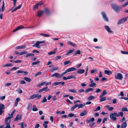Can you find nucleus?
<instances>
[{"label": "nucleus", "instance_id": "1", "mask_svg": "<svg viewBox=\"0 0 128 128\" xmlns=\"http://www.w3.org/2000/svg\"><path fill=\"white\" fill-rule=\"evenodd\" d=\"M110 5L112 8L116 12H119L120 10L122 9V7L116 6L114 4H111Z\"/></svg>", "mask_w": 128, "mask_h": 128}, {"label": "nucleus", "instance_id": "2", "mask_svg": "<svg viewBox=\"0 0 128 128\" xmlns=\"http://www.w3.org/2000/svg\"><path fill=\"white\" fill-rule=\"evenodd\" d=\"M117 113L114 112V113H112L110 114V119L114 121H115L117 119L116 118Z\"/></svg>", "mask_w": 128, "mask_h": 128}, {"label": "nucleus", "instance_id": "3", "mask_svg": "<svg viewBox=\"0 0 128 128\" xmlns=\"http://www.w3.org/2000/svg\"><path fill=\"white\" fill-rule=\"evenodd\" d=\"M44 41H37L32 46L33 47H36L38 48H40V44L44 43Z\"/></svg>", "mask_w": 128, "mask_h": 128}, {"label": "nucleus", "instance_id": "4", "mask_svg": "<svg viewBox=\"0 0 128 128\" xmlns=\"http://www.w3.org/2000/svg\"><path fill=\"white\" fill-rule=\"evenodd\" d=\"M76 68H74L72 67L69 68L66 70L65 72L62 73V75H65L68 72H71L74 71L76 70Z\"/></svg>", "mask_w": 128, "mask_h": 128}, {"label": "nucleus", "instance_id": "5", "mask_svg": "<svg viewBox=\"0 0 128 128\" xmlns=\"http://www.w3.org/2000/svg\"><path fill=\"white\" fill-rule=\"evenodd\" d=\"M62 73L61 74H60L59 73L57 72H56L54 74H53L51 76V77H54L55 76L56 78H61L64 75H62Z\"/></svg>", "mask_w": 128, "mask_h": 128}, {"label": "nucleus", "instance_id": "6", "mask_svg": "<svg viewBox=\"0 0 128 128\" xmlns=\"http://www.w3.org/2000/svg\"><path fill=\"white\" fill-rule=\"evenodd\" d=\"M42 97L41 95H39L38 94H33L31 96L30 98V99L31 100L34 99L36 98H40Z\"/></svg>", "mask_w": 128, "mask_h": 128}, {"label": "nucleus", "instance_id": "7", "mask_svg": "<svg viewBox=\"0 0 128 128\" xmlns=\"http://www.w3.org/2000/svg\"><path fill=\"white\" fill-rule=\"evenodd\" d=\"M115 78L117 79L122 80L123 78L122 75L120 73H118L116 75L114 76Z\"/></svg>", "mask_w": 128, "mask_h": 128}, {"label": "nucleus", "instance_id": "8", "mask_svg": "<svg viewBox=\"0 0 128 128\" xmlns=\"http://www.w3.org/2000/svg\"><path fill=\"white\" fill-rule=\"evenodd\" d=\"M101 14L102 16L104 21L106 22H108V19L106 16L105 13L103 12H101Z\"/></svg>", "mask_w": 128, "mask_h": 128}, {"label": "nucleus", "instance_id": "9", "mask_svg": "<svg viewBox=\"0 0 128 128\" xmlns=\"http://www.w3.org/2000/svg\"><path fill=\"white\" fill-rule=\"evenodd\" d=\"M50 90L48 88V87L47 86H46L45 88H43L42 89L39 90L38 92H42L45 91L47 92L49 91Z\"/></svg>", "mask_w": 128, "mask_h": 128}, {"label": "nucleus", "instance_id": "10", "mask_svg": "<svg viewBox=\"0 0 128 128\" xmlns=\"http://www.w3.org/2000/svg\"><path fill=\"white\" fill-rule=\"evenodd\" d=\"M128 17L124 18L120 20L118 22V24H120L124 22L127 19Z\"/></svg>", "mask_w": 128, "mask_h": 128}, {"label": "nucleus", "instance_id": "11", "mask_svg": "<svg viewBox=\"0 0 128 128\" xmlns=\"http://www.w3.org/2000/svg\"><path fill=\"white\" fill-rule=\"evenodd\" d=\"M26 47L25 45H22L20 46H18L16 47L15 49L16 50L19 49H24Z\"/></svg>", "mask_w": 128, "mask_h": 128}, {"label": "nucleus", "instance_id": "12", "mask_svg": "<svg viewBox=\"0 0 128 128\" xmlns=\"http://www.w3.org/2000/svg\"><path fill=\"white\" fill-rule=\"evenodd\" d=\"M104 28L106 30H107L108 33H112V31L108 26H104Z\"/></svg>", "mask_w": 128, "mask_h": 128}, {"label": "nucleus", "instance_id": "13", "mask_svg": "<svg viewBox=\"0 0 128 128\" xmlns=\"http://www.w3.org/2000/svg\"><path fill=\"white\" fill-rule=\"evenodd\" d=\"M24 28V26H20L18 27L15 29L13 30V32H14L20 29L23 28Z\"/></svg>", "mask_w": 128, "mask_h": 128}, {"label": "nucleus", "instance_id": "14", "mask_svg": "<svg viewBox=\"0 0 128 128\" xmlns=\"http://www.w3.org/2000/svg\"><path fill=\"white\" fill-rule=\"evenodd\" d=\"M107 94V92H106V90H104L102 92L100 96V98H102L103 96L106 94Z\"/></svg>", "mask_w": 128, "mask_h": 128}, {"label": "nucleus", "instance_id": "15", "mask_svg": "<svg viewBox=\"0 0 128 128\" xmlns=\"http://www.w3.org/2000/svg\"><path fill=\"white\" fill-rule=\"evenodd\" d=\"M94 118H90L89 120L86 119V122L89 123L91 122H92L94 121Z\"/></svg>", "mask_w": 128, "mask_h": 128}, {"label": "nucleus", "instance_id": "16", "mask_svg": "<svg viewBox=\"0 0 128 128\" xmlns=\"http://www.w3.org/2000/svg\"><path fill=\"white\" fill-rule=\"evenodd\" d=\"M85 71V70H84L80 69L78 70L77 72L78 74H82L84 73Z\"/></svg>", "mask_w": 128, "mask_h": 128}, {"label": "nucleus", "instance_id": "17", "mask_svg": "<svg viewBox=\"0 0 128 128\" xmlns=\"http://www.w3.org/2000/svg\"><path fill=\"white\" fill-rule=\"evenodd\" d=\"M48 121H44L43 124V126L44 128H47L48 126L47 124H48Z\"/></svg>", "mask_w": 128, "mask_h": 128}, {"label": "nucleus", "instance_id": "18", "mask_svg": "<svg viewBox=\"0 0 128 128\" xmlns=\"http://www.w3.org/2000/svg\"><path fill=\"white\" fill-rule=\"evenodd\" d=\"M104 72L105 74L107 75H109L112 74V72L109 70H105Z\"/></svg>", "mask_w": 128, "mask_h": 128}, {"label": "nucleus", "instance_id": "19", "mask_svg": "<svg viewBox=\"0 0 128 128\" xmlns=\"http://www.w3.org/2000/svg\"><path fill=\"white\" fill-rule=\"evenodd\" d=\"M87 112L86 111H84L80 114V116H85L87 114Z\"/></svg>", "mask_w": 128, "mask_h": 128}, {"label": "nucleus", "instance_id": "20", "mask_svg": "<svg viewBox=\"0 0 128 128\" xmlns=\"http://www.w3.org/2000/svg\"><path fill=\"white\" fill-rule=\"evenodd\" d=\"M24 79L28 82H30L32 81V80L30 78L27 77H24Z\"/></svg>", "mask_w": 128, "mask_h": 128}, {"label": "nucleus", "instance_id": "21", "mask_svg": "<svg viewBox=\"0 0 128 128\" xmlns=\"http://www.w3.org/2000/svg\"><path fill=\"white\" fill-rule=\"evenodd\" d=\"M20 99L19 98H18L16 99L15 102V106L16 107L17 106L18 104V102L20 101Z\"/></svg>", "mask_w": 128, "mask_h": 128}, {"label": "nucleus", "instance_id": "22", "mask_svg": "<svg viewBox=\"0 0 128 128\" xmlns=\"http://www.w3.org/2000/svg\"><path fill=\"white\" fill-rule=\"evenodd\" d=\"M44 12V11L42 10H40L38 11V13L37 16L39 17H40Z\"/></svg>", "mask_w": 128, "mask_h": 128}, {"label": "nucleus", "instance_id": "23", "mask_svg": "<svg viewBox=\"0 0 128 128\" xmlns=\"http://www.w3.org/2000/svg\"><path fill=\"white\" fill-rule=\"evenodd\" d=\"M95 98V96L92 95L89 96L88 98V100H91L92 99H94Z\"/></svg>", "mask_w": 128, "mask_h": 128}, {"label": "nucleus", "instance_id": "24", "mask_svg": "<svg viewBox=\"0 0 128 128\" xmlns=\"http://www.w3.org/2000/svg\"><path fill=\"white\" fill-rule=\"evenodd\" d=\"M67 44H68L71 45L73 46H76V44H73L70 41L68 42H67Z\"/></svg>", "mask_w": 128, "mask_h": 128}, {"label": "nucleus", "instance_id": "25", "mask_svg": "<svg viewBox=\"0 0 128 128\" xmlns=\"http://www.w3.org/2000/svg\"><path fill=\"white\" fill-rule=\"evenodd\" d=\"M124 115V113H123L122 112H119L118 114L117 113V117H118L119 116H121V117H123Z\"/></svg>", "mask_w": 128, "mask_h": 128}, {"label": "nucleus", "instance_id": "26", "mask_svg": "<svg viewBox=\"0 0 128 128\" xmlns=\"http://www.w3.org/2000/svg\"><path fill=\"white\" fill-rule=\"evenodd\" d=\"M12 66V64L11 63L5 65H2V67H6L7 66L11 67Z\"/></svg>", "mask_w": 128, "mask_h": 128}, {"label": "nucleus", "instance_id": "27", "mask_svg": "<svg viewBox=\"0 0 128 128\" xmlns=\"http://www.w3.org/2000/svg\"><path fill=\"white\" fill-rule=\"evenodd\" d=\"M74 50H70L68 52H67L66 53V55H69L70 54L72 53L74 51Z\"/></svg>", "mask_w": 128, "mask_h": 128}, {"label": "nucleus", "instance_id": "28", "mask_svg": "<svg viewBox=\"0 0 128 128\" xmlns=\"http://www.w3.org/2000/svg\"><path fill=\"white\" fill-rule=\"evenodd\" d=\"M34 54L31 53H29L28 54H27L26 55V58H28L29 56H34Z\"/></svg>", "mask_w": 128, "mask_h": 128}, {"label": "nucleus", "instance_id": "29", "mask_svg": "<svg viewBox=\"0 0 128 128\" xmlns=\"http://www.w3.org/2000/svg\"><path fill=\"white\" fill-rule=\"evenodd\" d=\"M5 124L6 126L4 128H12L10 125V123L9 122H7L6 123H5Z\"/></svg>", "mask_w": 128, "mask_h": 128}, {"label": "nucleus", "instance_id": "30", "mask_svg": "<svg viewBox=\"0 0 128 128\" xmlns=\"http://www.w3.org/2000/svg\"><path fill=\"white\" fill-rule=\"evenodd\" d=\"M127 126V123L126 122H124L122 126V128H125Z\"/></svg>", "mask_w": 128, "mask_h": 128}, {"label": "nucleus", "instance_id": "31", "mask_svg": "<svg viewBox=\"0 0 128 128\" xmlns=\"http://www.w3.org/2000/svg\"><path fill=\"white\" fill-rule=\"evenodd\" d=\"M47 101V99L45 97H44L43 98L42 100H41L40 102L42 103H43L45 102H46Z\"/></svg>", "mask_w": 128, "mask_h": 128}, {"label": "nucleus", "instance_id": "32", "mask_svg": "<svg viewBox=\"0 0 128 128\" xmlns=\"http://www.w3.org/2000/svg\"><path fill=\"white\" fill-rule=\"evenodd\" d=\"M77 107V104H76L71 108V110L72 111H73L74 110V109Z\"/></svg>", "mask_w": 128, "mask_h": 128}, {"label": "nucleus", "instance_id": "33", "mask_svg": "<svg viewBox=\"0 0 128 128\" xmlns=\"http://www.w3.org/2000/svg\"><path fill=\"white\" fill-rule=\"evenodd\" d=\"M38 110V109L36 108V106L35 105H33V106L32 110L34 111H37Z\"/></svg>", "mask_w": 128, "mask_h": 128}, {"label": "nucleus", "instance_id": "34", "mask_svg": "<svg viewBox=\"0 0 128 128\" xmlns=\"http://www.w3.org/2000/svg\"><path fill=\"white\" fill-rule=\"evenodd\" d=\"M121 111L122 112H128V110L126 107H123L122 108Z\"/></svg>", "mask_w": 128, "mask_h": 128}, {"label": "nucleus", "instance_id": "35", "mask_svg": "<svg viewBox=\"0 0 128 128\" xmlns=\"http://www.w3.org/2000/svg\"><path fill=\"white\" fill-rule=\"evenodd\" d=\"M4 105L2 104H0V110H2L4 108Z\"/></svg>", "mask_w": 128, "mask_h": 128}, {"label": "nucleus", "instance_id": "36", "mask_svg": "<svg viewBox=\"0 0 128 128\" xmlns=\"http://www.w3.org/2000/svg\"><path fill=\"white\" fill-rule=\"evenodd\" d=\"M78 107V108H83L84 106V105L82 104H77Z\"/></svg>", "mask_w": 128, "mask_h": 128}, {"label": "nucleus", "instance_id": "37", "mask_svg": "<svg viewBox=\"0 0 128 128\" xmlns=\"http://www.w3.org/2000/svg\"><path fill=\"white\" fill-rule=\"evenodd\" d=\"M68 116V117L71 118L72 117L74 116L75 117H76V116L74 114H73L70 113V114Z\"/></svg>", "mask_w": 128, "mask_h": 128}, {"label": "nucleus", "instance_id": "38", "mask_svg": "<svg viewBox=\"0 0 128 128\" xmlns=\"http://www.w3.org/2000/svg\"><path fill=\"white\" fill-rule=\"evenodd\" d=\"M93 89L92 88H88L85 90L86 93H88L89 92L93 90Z\"/></svg>", "mask_w": 128, "mask_h": 128}, {"label": "nucleus", "instance_id": "39", "mask_svg": "<svg viewBox=\"0 0 128 128\" xmlns=\"http://www.w3.org/2000/svg\"><path fill=\"white\" fill-rule=\"evenodd\" d=\"M68 92H72L74 93H75L76 92V91L74 89H70L68 90Z\"/></svg>", "mask_w": 128, "mask_h": 128}, {"label": "nucleus", "instance_id": "40", "mask_svg": "<svg viewBox=\"0 0 128 128\" xmlns=\"http://www.w3.org/2000/svg\"><path fill=\"white\" fill-rule=\"evenodd\" d=\"M19 116L18 114L16 116L14 119V120L16 121H17L18 119L20 120L21 119V116H20L19 118H18V116Z\"/></svg>", "mask_w": 128, "mask_h": 128}, {"label": "nucleus", "instance_id": "41", "mask_svg": "<svg viewBox=\"0 0 128 128\" xmlns=\"http://www.w3.org/2000/svg\"><path fill=\"white\" fill-rule=\"evenodd\" d=\"M46 82L45 81L43 82H42L40 83V84H39L38 85V87H40L41 86H43L45 84H46Z\"/></svg>", "mask_w": 128, "mask_h": 128}, {"label": "nucleus", "instance_id": "42", "mask_svg": "<svg viewBox=\"0 0 128 128\" xmlns=\"http://www.w3.org/2000/svg\"><path fill=\"white\" fill-rule=\"evenodd\" d=\"M61 82H56L52 84L54 86H56L60 84Z\"/></svg>", "mask_w": 128, "mask_h": 128}, {"label": "nucleus", "instance_id": "43", "mask_svg": "<svg viewBox=\"0 0 128 128\" xmlns=\"http://www.w3.org/2000/svg\"><path fill=\"white\" fill-rule=\"evenodd\" d=\"M96 86V84L95 83H92L89 85V86L90 87H93Z\"/></svg>", "mask_w": 128, "mask_h": 128}, {"label": "nucleus", "instance_id": "44", "mask_svg": "<svg viewBox=\"0 0 128 128\" xmlns=\"http://www.w3.org/2000/svg\"><path fill=\"white\" fill-rule=\"evenodd\" d=\"M5 9L4 5V4H2V9L0 8V12L2 11L3 12Z\"/></svg>", "mask_w": 128, "mask_h": 128}, {"label": "nucleus", "instance_id": "45", "mask_svg": "<svg viewBox=\"0 0 128 128\" xmlns=\"http://www.w3.org/2000/svg\"><path fill=\"white\" fill-rule=\"evenodd\" d=\"M101 98L100 100V102H102L103 101H105L106 99L105 97H102V98Z\"/></svg>", "mask_w": 128, "mask_h": 128}, {"label": "nucleus", "instance_id": "46", "mask_svg": "<svg viewBox=\"0 0 128 128\" xmlns=\"http://www.w3.org/2000/svg\"><path fill=\"white\" fill-rule=\"evenodd\" d=\"M100 106H98L96 108L95 110H94V111L96 112L100 110Z\"/></svg>", "mask_w": 128, "mask_h": 128}, {"label": "nucleus", "instance_id": "47", "mask_svg": "<svg viewBox=\"0 0 128 128\" xmlns=\"http://www.w3.org/2000/svg\"><path fill=\"white\" fill-rule=\"evenodd\" d=\"M40 34L45 37H49L50 36V35L49 34H46L41 33Z\"/></svg>", "mask_w": 128, "mask_h": 128}, {"label": "nucleus", "instance_id": "48", "mask_svg": "<svg viewBox=\"0 0 128 128\" xmlns=\"http://www.w3.org/2000/svg\"><path fill=\"white\" fill-rule=\"evenodd\" d=\"M81 54L80 51V50H78L77 51L74 53V55H76V54Z\"/></svg>", "mask_w": 128, "mask_h": 128}, {"label": "nucleus", "instance_id": "49", "mask_svg": "<svg viewBox=\"0 0 128 128\" xmlns=\"http://www.w3.org/2000/svg\"><path fill=\"white\" fill-rule=\"evenodd\" d=\"M40 62L39 61H38L36 62H33L32 64V65H36L39 64Z\"/></svg>", "mask_w": 128, "mask_h": 128}, {"label": "nucleus", "instance_id": "50", "mask_svg": "<svg viewBox=\"0 0 128 128\" xmlns=\"http://www.w3.org/2000/svg\"><path fill=\"white\" fill-rule=\"evenodd\" d=\"M28 53L27 51L22 52L20 53V55H22L24 54H26Z\"/></svg>", "mask_w": 128, "mask_h": 128}, {"label": "nucleus", "instance_id": "51", "mask_svg": "<svg viewBox=\"0 0 128 128\" xmlns=\"http://www.w3.org/2000/svg\"><path fill=\"white\" fill-rule=\"evenodd\" d=\"M12 118L10 116H8L7 117L5 120V123H6L8 122V120L10 118Z\"/></svg>", "mask_w": 128, "mask_h": 128}, {"label": "nucleus", "instance_id": "52", "mask_svg": "<svg viewBox=\"0 0 128 128\" xmlns=\"http://www.w3.org/2000/svg\"><path fill=\"white\" fill-rule=\"evenodd\" d=\"M68 79H70L72 78H76V77L74 76H68Z\"/></svg>", "mask_w": 128, "mask_h": 128}, {"label": "nucleus", "instance_id": "53", "mask_svg": "<svg viewBox=\"0 0 128 128\" xmlns=\"http://www.w3.org/2000/svg\"><path fill=\"white\" fill-rule=\"evenodd\" d=\"M56 53L55 51L50 52L48 53V54L49 55H51L54 54Z\"/></svg>", "mask_w": 128, "mask_h": 128}, {"label": "nucleus", "instance_id": "54", "mask_svg": "<svg viewBox=\"0 0 128 128\" xmlns=\"http://www.w3.org/2000/svg\"><path fill=\"white\" fill-rule=\"evenodd\" d=\"M101 91V90L99 88H97L96 89V90L95 91V92L96 93H98L99 92H100Z\"/></svg>", "mask_w": 128, "mask_h": 128}, {"label": "nucleus", "instance_id": "55", "mask_svg": "<svg viewBox=\"0 0 128 128\" xmlns=\"http://www.w3.org/2000/svg\"><path fill=\"white\" fill-rule=\"evenodd\" d=\"M24 71L21 70H18L16 72V73L18 74H19L22 73L24 72Z\"/></svg>", "mask_w": 128, "mask_h": 128}, {"label": "nucleus", "instance_id": "56", "mask_svg": "<svg viewBox=\"0 0 128 128\" xmlns=\"http://www.w3.org/2000/svg\"><path fill=\"white\" fill-rule=\"evenodd\" d=\"M121 53L124 54H128V52H125L124 51H121Z\"/></svg>", "mask_w": 128, "mask_h": 128}, {"label": "nucleus", "instance_id": "57", "mask_svg": "<svg viewBox=\"0 0 128 128\" xmlns=\"http://www.w3.org/2000/svg\"><path fill=\"white\" fill-rule=\"evenodd\" d=\"M42 73V72H38L36 73L35 74V76L36 77V76H38L40 75Z\"/></svg>", "mask_w": 128, "mask_h": 128}, {"label": "nucleus", "instance_id": "58", "mask_svg": "<svg viewBox=\"0 0 128 128\" xmlns=\"http://www.w3.org/2000/svg\"><path fill=\"white\" fill-rule=\"evenodd\" d=\"M16 111V110H14L12 112H11V114H10V116L12 118L13 117V114H14V113Z\"/></svg>", "mask_w": 128, "mask_h": 128}, {"label": "nucleus", "instance_id": "59", "mask_svg": "<svg viewBox=\"0 0 128 128\" xmlns=\"http://www.w3.org/2000/svg\"><path fill=\"white\" fill-rule=\"evenodd\" d=\"M45 11L47 14H49L50 12L49 10L47 8H46L45 9Z\"/></svg>", "mask_w": 128, "mask_h": 128}, {"label": "nucleus", "instance_id": "60", "mask_svg": "<svg viewBox=\"0 0 128 128\" xmlns=\"http://www.w3.org/2000/svg\"><path fill=\"white\" fill-rule=\"evenodd\" d=\"M32 105L31 104H28V106L27 108L28 110H29L30 108L32 107Z\"/></svg>", "mask_w": 128, "mask_h": 128}, {"label": "nucleus", "instance_id": "61", "mask_svg": "<svg viewBox=\"0 0 128 128\" xmlns=\"http://www.w3.org/2000/svg\"><path fill=\"white\" fill-rule=\"evenodd\" d=\"M128 5V1L125 2L124 4L122 5V6L124 7H126L127 5Z\"/></svg>", "mask_w": 128, "mask_h": 128}, {"label": "nucleus", "instance_id": "62", "mask_svg": "<svg viewBox=\"0 0 128 128\" xmlns=\"http://www.w3.org/2000/svg\"><path fill=\"white\" fill-rule=\"evenodd\" d=\"M114 108L112 107H110L108 108V110L110 111H112L114 109Z\"/></svg>", "mask_w": 128, "mask_h": 128}, {"label": "nucleus", "instance_id": "63", "mask_svg": "<svg viewBox=\"0 0 128 128\" xmlns=\"http://www.w3.org/2000/svg\"><path fill=\"white\" fill-rule=\"evenodd\" d=\"M12 84V83H6L5 85V86H8Z\"/></svg>", "mask_w": 128, "mask_h": 128}, {"label": "nucleus", "instance_id": "64", "mask_svg": "<svg viewBox=\"0 0 128 128\" xmlns=\"http://www.w3.org/2000/svg\"><path fill=\"white\" fill-rule=\"evenodd\" d=\"M70 60L66 61L64 63V65H66L68 64H69V63H70Z\"/></svg>", "mask_w": 128, "mask_h": 128}]
</instances>
